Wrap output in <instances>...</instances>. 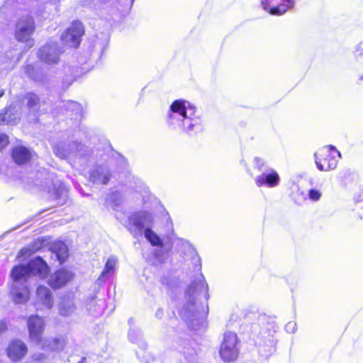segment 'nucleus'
Segmentation results:
<instances>
[{
    "mask_svg": "<svg viewBox=\"0 0 363 363\" xmlns=\"http://www.w3.org/2000/svg\"><path fill=\"white\" fill-rule=\"evenodd\" d=\"M192 262L195 265L194 274L186 291V303L180 309L179 315L191 329L198 331L206 326V301L209 295L207 283L201 273V260L197 254L192 257Z\"/></svg>",
    "mask_w": 363,
    "mask_h": 363,
    "instance_id": "nucleus-1",
    "label": "nucleus"
},
{
    "mask_svg": "<svg viewBox=\"0 0 363 363\" xmlns=\"http://www.w3.org/2000/svg\"><path fill=\"white\" fill-rule=\"evenodd\" d=\"M49 273V267L40 257L30 260L26 264L14 266L11 271L12 279L11 294L16 303H25L29 296L27 285L28 279L32 276L45 278Z\"/></svg>",
    "mask_w": 363,
    "mask_h": 363,
    "instance_id": "nucleus-2",
    "label": "nucleus"
},
{
    "mask_svg": "<svg viewBox=\"0 0 363 363\" xmlns=\"http://www.w3.org/2000/svg\"><path fill=\"white\" fill-rule=\"evenodd\" d=\"M196 108L189 101L174 100L167 113V123L174 130H179L189 135H196L203 129L202 120L196 116Z\"/></svg>",
    "mask_w": 363,
    "mask_h": 363,
    "instance_id": "nucleus-3",
    "label": "nucleus"
},
{
    "mask_svg": "<svg viewBox=\"0 0 363 363\" xmlns=\"http://www.w3.org/2000/svg\"><path fill=\"white\" fill-rule=\"evenodd\" d=\"M154 221V216L147 211L137 212L128 218L127 228L135 237L142 236L144 233L145 238L152 246L163 247V242L158 235L151 228Z\"/></svg>",
    "mask_w": 363,
    "mask_h": 363,
    "instance_id": "nucleus-4",
    "label": "nucleus"
},
{
    "mask_svg": "<svg viewBox=\"0 0 363 363\" xmlns=\"http://www.w3.org/2000/svg\"><path fill=\"white\" fill-rule=\"evenodd\" d=\"M30 13L36 17L47 18L45 16L44 10L39 7L33 9L28 13L26 12L18 18L16 25L15 37L18 41L26 43V50L30 49L35 44V41L31 36L35 32V25L33 17L30 16Z\"/></svg>",
    "mask_w": 363,
    "mask_h": 363,
    "instance_id": "nucleus-5",
    "label": "nucleus"
},
{
    "mask_svg": "<svg viewBox=\"0 0 363 363\" xmlns=\"http://www.w3.org/2000/svg\"><path fill=\"white\" fill-rule=\"evenodd\" d=\"M53 151L56 156L61 159L76 161L79 163L85 161L91 162L94 160L93 152L80 143L74 142L70 144H59L53 147Z\"/></svg>",
    "mask_w": 363,
    "mask_h": 363,
    "instance_id": "nucleus-6",
    "label": "nucleus"
},
{
    "mask_svg": "<svg viewBox=\"0 0 363 363\" xmlns=\"http://www.w3.org/2000/svg\"><path fill=\"white\" fill-rule=\"evenodd\" d=\"M341 153L332 145H326L314 153L316 167L322 172L335 169Z\"/></svg>",
    "mask_w": 363,
    "mask_h": 363,
    "instance_id": "nucleus-7",
    "label": "nucleus"
},
{
    "mask_svg": "<svg viewBox=\"0 0 363 363\" xmlns=\"http://www.w3.org/2000/svg\"><path fill=\"white\" fill-rule=\"evenodd\" d=\"M239 352V341L237 334L231 331L225 332L219 350L221 359L225 362H234L238 357Z\"/></svg>",
    "mask_w": 363,
    "mask_h": 363,
    "instance_id": "nucleus-8",
    "label": "nucleus"
},
{
    "mask_svg": "<svg viewBox=\"0 0 363 363\" xmlns=\"http://www.w3.org/2000/svg\"><path fill=\"white\" fill-rule=\"evenodd\" d=\"M112 177L108 163L104 160H97L89 170V180L97 185H107Z\"/></svg>",
    "mask_w": 363,
    "mask_h": 363,
    "instance_id": "nucleus-9",
    "label": "nucleus"
},
{
    "mask_svg": "<svg viewBox=\"0 0 363 363\" xmlns=\"http://www.w3.org/2000/svg\"><path fill=\"white\" fill-rule=\"evenodd\" d=\"M84 33V28L82 23L79 21H75L62 35L61 38L65 45L72 48H77Z\"/></svg>",
    "mask_w": 363,
    "mask_h": 363,
    "instance_id": "nucleus-10",
    "label": "nucleus"
},
{
    "mask_svg": "<svg viewBox=\"0 0 363 363\" xmlns=\"http://www.w3.org/2000/svg\"><path fill=\"white\" fill-rule=\"evenodd\" d=\"M264 10L271 15H282L294 6V0H260Z\"/></svg>",
    "mask_w": 363,
    "mask_h": 363,
    "instance_id": "nucleus-11",
    "label": "nucleus"
},
{
    "mask_svg": "<svg viewBox=\"0 0 363 363\" xmlns=\"http://www.w3.org/2000/svg\"><path fill=\"white\" fill-rule=\"evenodd\" d=\"M61 52L57 43L49 41L39 50L38 56L45 63L56 64L60 60Z\"/></svg>",
    "mask_w": 363,
    "mask_h": 363,
    "instance_id": "nucleus-12",
    "label": "nucleus"
},
{
    "mask_svg": "<svg viewBox=\"0 0 363 363\" xmlns=\"http://www.w3.org/2000/svg\"><path fill=\"white\" fill-rule=\"evenodd\" d=\"M27 323L30 340L36 344H40L45 328L43 319L38 315H32L28 319Z\"/></svg>",
    "mask_w": 363,
    "mask_h": 363,
    "instance_id": "nucleus-13",
    "label": "nucleus"
},
{
    "mask_svg": "<svg viewBox=\"0 0 363 363\" xmlns=\"http://www.w3.org/2000/svg\"><path fill=\"white\" fill-rule=\"evenodd\" d=\"M280 181L278 173L273 169L267 168L255 178V184L258 187H275Z\"/></svg>",
    "mask_w": 363,
    "mask_h": 363,
    "instance_id": "nucleus-14",
    "label": "nucleus"
},
{
    "mask_svg": "<svg viewBox=\"0 0 363 363\" xmlns=\"http://www.w3.org/2000/svg\"><path fill=\"white\" fill-rule=\"evenodd\" d=\"M72 274L65 269H59L52 274L48 281L53 289H58L65 286L72 279Z\"/></svg>",
    "mask_w": 363,
    "mask_h": 363,
    "instance_id": "nucleus-15",
    "label": "nucleus"
},
{
    "mask_svg": "<svg viewBox=\"0 0 363 363\" xmlns=\"http://www.w3.org/2000/svg\"><path fill=\"white\" fill-rule=\"evenodd\" d=\"M27 351V346L21 340L12 341L7 349L8 356L13 361L21 359Z\"/></svg>",
    "mask_w": 363,
    "mask_h": 363,
    "instance_id": "nucleus-16",
    "label": "nucleus"
},
{
    "mask_svg": "<svg viewBox=\"0 0 363 363\" xmlns=\"http://www.w3.org/2000/svg\"><path fill=\"white\" fill-rule=\"evenodd\" d=\"M32 156L31 150L22 145L15 146L11 151L12 159L18 164H23L28 162Z\"/></svg>",
    "mask_w": 363,
    "mask_h": 363,
    "instance_id": "nucleus-17",
    "label": "nucleus"
},
{
    "mask_svg": "<svg viewBox=\"0 0 363 363\" xmlns=\"http://www.w3.org/2000/svg\"><path fill=\"white\" fill-rule=\"evenodd\" d=\"M22 57V52L13 54L12 51H8L4 55L0 57V66L1 69H11L13 66L20 60Z\"/></svg>",
    "mask_w": 363,
    "mask_h": 363,
    "instance_id": "nucleus-18",
    "label": "nucleus"
},
{
    "mask_svg": "<svg viewBox=\"0 0 363 363\" xmlns=\"http://www.w3.org/2000/svg\"><path fill=\"white\" fill-rule=\"evenodd\" d=\"M160 284L169 292L175 291L179 287L180 282L177 277L172 272H167L161 276Z\"/></svg>",
    "mask_w": 363,
    "mask_h": 363,
    "instance_id": "nucleus-19",
    "label": "nucleus"
},
{
    "mask_svg": "<svg viewBox=\"0 0 363 363\" xmlns=\"http://www.w3.org/2000/svg\"><path fill=\"white\" fill-rule=\"evenodd\" d=\"M37 298L40 303L47 308H51L53 306V298L50 290L44 286H40L36 291Z\"/></svg>",
    "mask_w": 363,
    "mask_h": 363,
    "instance_id": "nucleus-20",
    "label": "nucleus"
},
{
    "mask_svg": "<svg viewBox=\"0 0 363 363\" xmlns=\"http://www.w3.org/2000/svg\"><path fill=\"white\" fill-rule=\"evenodd\" d=\"M86 308L92 315H99L104 311V300L97 299L96 296L89 297L86 301Z\"/></svg>",
    "mask_w": 363,
    "mask_h": 363,
    "instance_id": "nucleus-21",
    "label": "nucleus"
},
{
    "mask_svg": "<svg viewBox=\"0 0 363 363\" xmlns=\"http://www.w3.org/2000/svg\"><path fill=\"white\" fill-rule=\"evenodd\" d=\"M117 259L114 256H111L107 259L105 267L97 280L99 284L104 282L108 277L114 274Z\"/></svg>",
    "mask_w": 363,
    "mask_h": 363,
    "instance_id": "nucleus-22",
    "label": "nucleus"
},
{
    "mask_svg": "<svg viewBox=\"0 0 363 363\" xmlns=\"http://www.w3.org/2000/svg\"><path fill=\"white\" fill-rule=\"evenodd\" d=\"M38 345L45 350L60 351L63 349L65 342L60 338L50 337L42 339L41 342Z\"/></svg>",
    "mask_w": 363,
    "mask_h": 363,
    "instance_id": "nucleus-23",
    "label": "nucleus"
},
{
    "mask_svg": "<svg viewBox=\"0 0 363 363\" xmlns=\"http://www.w3.org/2000/svg\"><path fill=\"white\" fill-rule=\"evenodd\" d=\"M24 69L27 76L36 82H43L45 79V74L39 66L27 65L24 67Z\"/></svg>",
    "mask_w": 363,
    "mask_h": 363,
    "instance_id": "nucleus-24",
    "label": "nucleus"
},
{
    "mask_svg": "<svg viewBox=\"0 0 363 363\" xmlns=\"http://www.w3.org/2000/svg\"><path fill=\"white\" fill-rule=\"evenodd\" d=\"M123 201V196L118 191L109 194L106 199V206L114 211H119Z\"/></svg>",
    "mask_w": 363,
    "mask_h": 363,
    "instance_id": "nucleus-25",
    "label": "nucleus"
},
{
    "mask_svg": "<svg viewBox=\"0 0 363 363\" xmlns=\"http://www.w3.org/2000/svg\"><path fill=\"white\" fill-rule=\"evenodd\" d=\"M60 107L65 108L67 112H72L74 116H78L82 115V106L73 101H67L61 102Z\"/></svg>",
    "mask_w": 363,
    "mask_h": 363,
    "instance_id": "nucleus-26",
    "label": "nucleus"
},
{
    "mask_svg": "<svg viewBox=\"0 0 363 363\" xmlns=\"http://www.w3.org/2000/svg\"><path fill=\"white\" fill-rule=\"evenodd\" d=\"M75 308L72 300L64 298L59 306V313L62 316H68L74 312Z\"/></svg>",
    "mask_w": 363,
    "mask_h": 363,
    "instance_id": "nucleus-27",
    "label": "nucleus"
},
{
    "mask_svg": "<svg viewBox=\"0 0 363 363\" xmlns=\"http://www.w3.org/2000/svg\"><path fill=\"white\" fill-rule=\"evenodd\" d=\"M129 340L140 345L143 349L146 348V344L142 341V333L140 330L131 328L128 333Z\"/></svg>",
    "mask_w": 363,
    "mask_h": 363,
    "instance_id": "nucleus-28",
    "label": "nucleus"
},
{
    "mask_svg": "<svg viewBox=\"0 0 363 363\" xmlns=\"http://www.w3.org/2000/svg\"><path fill=\"white\" fill-rule=\"evenodd\" d=\"M13 108L11 106L9 107L4 114V116L0 115V122L1 121H6L7 123L10 124H15L17 121L20 119L19 116L14 115L13 117H11V115L13 114Z\"/></svg>",
    "mask_w": 363,
    "mask_h": 363,
    "instance_id": "nucleus-29",
    "label": "nucleus"
},
{
    "mask_svg": "<svg viewBox=\"0 0 363 363\" xmlns=\"http://www.w3.org/2000/svg\"><path fill=\"white\" fill-rule=\"evenodd\" d=\"M55 197L56 199L59 200V204L62 205L65 203L67 199V190L64 184H60L56 189Z\"/></svg>",
    "mask_w": 363,
    "mask_h": 363,
    "instance_id": "nucleus-30",
    "label": "nucleus"
},
{
    "mask_svg": "<svg viewBox=\"0 0 363 363\" xmlns=\"http://www.w3.org/2000/svg\"><path fill=\"white\" fill-rule=\"evenodd\" d=\"M25 99L26 100L27 106L29 108L36 110L40 101V99L38 95L33 93H28L26 94Z\"/></svg>",
    "mask_w": 363,
    "mask_h": 363,
    "instance_id": "nucleus-31",
    "label": "nucleus"
},
{
    "mask_svg": "<svg viewBox=\"0 0 363 363\" xmlns=\"http://www.w3.org/2000/svg\"><path fill=\"white\" fill-rule=\"evenodd\" d=\"M55 255L60 264L65 262L68 256V250L66 245H62L59 250L55 251Z\"/></svg>",
    "mask_w": 363,
    "mask_h": 363,
    "instance_id": "nucleus-32",
    "label": "nucleus"
},
{
    "mask_svg": "<svg viewBox=\"0 0 363 363\" xmlns=\"http://www.w3.org/2000/svg\"><path fill=\"white\" fill-rule=\"evenodd\" d=\"M107 45V40L105 39L103 42H99L98 39L94 41L93 45V52L96 53L97 57H99L103 51L104 50L106 46Z\"/></svg>",
    "mask_w": 363,
    "mask_h": 363,
    "instance_id": "nucleus-33",
    "label": "nucleus"
},
{
    "mask_svg": "<svg viewBox=\"0 0 363 363\" xmlns=\"http://www.w3.org/2000/svg\"><path fill=\"white\" fill-rule=\"evenodd\" d=\"M322 196L319 190L311 189L308 191V197L313 201H318Z\"/></svg>",
    "mask_w": 363,
    "mask_h": 363,
    "instance_id": "nucleus-34",
    "label": "nucleus"
},
{
    "mask_svg": "<svg viewBox=\"0 0 363 363\" xmlns=\"http://www.w3.org/2000/svg\"><path fill=\"white\" fill-rule=\"evenodd\" d=\"M18 0H6L5 4L0 9V19L4 16L9 6H11L14 1Z\"/></svg>",
    "mask_w": 363,
    "mask_h": 363,
    "instance_id": "nucleus-35",
    "label": "nucleus"
},
{
    "mask_svg": "<svg viewBox=\"0 0 363 363\" xmlns=\"http://www.w3.org/2000/svg\"><path fill=\"white\" fill-rule=\"evenodd\" d=\"M9 137L6 134H0V150L9 144Z\"/></svg>",
    "mask_w": 363,
    "mask_h": 363,
    "instance_id": "nucleus-36",
    "label": "nucleus"
},
{
    "mask_svg": "<svg viewBox=\"0 0 363 363\" xmlns=\"http://www.w3.org/2000/svg\"><path fill=\"white\" fill-rule=\"evenodd\" d=\"M285 329L289 333H294L296 332V323L294 322H289L286 326Z\"/></svg>",
    "mask_w": 363,
    "mask_h": 363,
    "instance_id": "nucleus-37",
    "label": "nucleus"
},
{
    "mask_svg": "<svg viewBox=\"0 0 363 363\" xmlns=\"http://www.w3.org/2000/svg\"><path fill=\"white\" fill-rule=\"evenodd\" d=\"M45 4H50V6H53L56 11H58V7H59V2L60 0H41Z\"/></svg>",
    "mask_w": 363,
    "mask_h": 363,
    "instance_id": "nucleus-38",
    "label": "nucleus"
},
{
    "mask_svg": "<svg viewBox=\"0 0 363 363\" xmlns=\"http://www.w3.org/2000/svg\"><path fill=\"white\" fill-rule=\"evenodd\" d=\"M264 162L263 160L259 157H255L254 159V165L255 167L258 169L259 170L262 169V167L264 166Z\"/></svg>",
    "mask_w": 363,
    "mask_h": 363,
    "instance_id": "nucleus-39",
    "label": "nucleus"
},
{
    "mask_svg": "<svg viewBox=\"0 0 363 363\" xmlns=\"http://www.w3.org/2000/svg\"><path fill=\"white\" fill-rule=\"evenodd\" d=\"M154 256L160 262H162L163 261L162 250L161 249L155 250L154 252Z\"/></svg>",
    "mask_w": 363,
    "mask_h": 363,
    "instance_id": "nucleus-40",
    "label": "nucleus"
},
{
    "mask_svg": "<svg viewBox=\"0 0 363 363\" xmlns=\"http://www.w3.org/2000/svg\"><path fill=\"white\" fill-rule=\"evenodd\" d=\"M363 49L361 45H358L356 48L355 54L357 56H362Z\"/></svg>",
    "mask_w": 363,
    "mask_h": 363,
    "instance_id": "nucleus-41",
    "label": "nucleus"
},
{
    "mask_svg": "<svg viewBox=\"0 0 363 363\" xmlns=\"http://www.w3.org/2000/svg\"><path fill=\"white\" fill-rule=\"evenodd\" d=\"M6 329V324L3 321H0V334L4 333Z\"/></svg>",
    "mask_w": 363,
    "mask_h": 363,
    "instance_id": "nucleus-42",
    "label": "nucleus"
},
{
    "mask_svg": "<svg viewBox=\"0 0 363 363\" xmlns=\"http://www.w3.org/2000/svg\"><path fill=\"white\" fill-rule=\"evenodd\" d=\"M164 312L162 308H158L157 311L155 313V316L157 318H161L163 316Z\"/></svg>",
    "mask_w": 363,
    "mask_h": 363,
    "instance_id": "nucleus-43",
    "label": "nucleus"
},
{
    "mask_svg": "<svg viewBox=\"0 0 363 363\" xmlns=\"http://www.w3.org/2000/svg\"><path fill=\"white\" fill-rule=\"evenodd\" d=\"M272 350H273L272 348L270 347V348L268 350V353H266V354L262 353V350H259V352L261 353L262 356L267 357L268 356H269L272 354Z\"/></svg>",
    "mask_w": 363,
    "mask_h": 363,
    "instance_id": "nucleus-44",
    "label": "nucleus"
},
{
    "mask_svg": "<svg viewBox=\"0 0 363 363\" xmlns=\"http://www.w3.org/2000/svg\"><path fill=\"white\" fill-rule=\"evenodd\" d=\"M44 357V354H36L33 356V358L35 360H40L42 358Z\"/></svg>",
    "mask_w": 363,
    "mask_h": 363,
    "instance_id": "nucleus-45",
    "label": "nucleus"
},
{
    "mask_svg": "<svg viewBox=\"0 0 363 363\" xmlns=\"http://www.w3.org/2000/svg\"><path fill=\"white\" fill-rule=\"evenodd\" d=\"M4 94V90L0 89V98L2 97Z\"/></svg>",
    "mask_w": 363,
    "mask_h": 363,
    "instance_id": "nucleus-46",
    "label": "nucleus"
},
{
    "mask_svg": "<svg viewBox=\"0 0 363 363\" xmlns=\"http://www.w3.org/2000/svg\"><path fill=\"white\" fill-rule=\"evenodd\" d=\"M78 363H86V358L85 357L82 358L81 361L79 362Z\"/></svg>",
    "mask_w": 363,
    "mask_h": 363,
    "instance_id": "nucleus-47",
    "label": "nucleus"
},
{
    "mask_svg": "<svg viewBox=\"0 0 363 363\" xmlns=\"http://www.w3.org/2000/svg\"><path fill=\"white\" fill-rule=\"evenodd\" d=\"M133 321V319L132 318H130L129 320H128V323L129 325H131V323Z\"/></svg>",
    "mask_w": 363,
    "mask_h": 363,
    "instance_id": "nucleus-48",
    "label": "nucleus"
}]
</instances>
